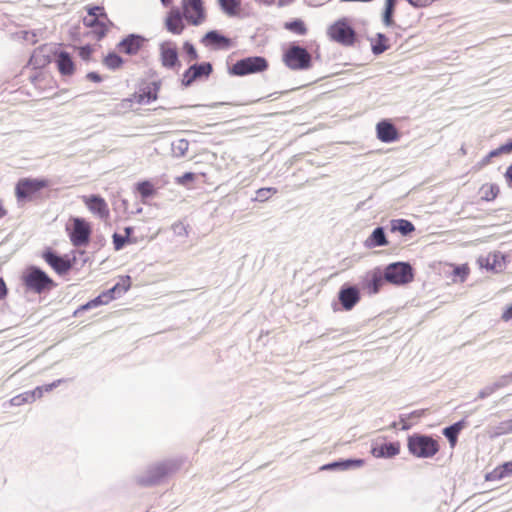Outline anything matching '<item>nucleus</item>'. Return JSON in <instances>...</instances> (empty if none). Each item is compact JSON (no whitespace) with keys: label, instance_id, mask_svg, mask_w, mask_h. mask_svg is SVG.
Returning <instances> with one entry per match:
<instances>
[{"label":"nucleus","instance_id":"14","mask_svg":"<svg viewBox=\"0 0 512 512\" xmlns=\"http://www.w3.org/2000/svg\"><path fill=\"white\" fill-rule=\"evenodd\" d=\"M204 2H182L183 16L192 25L198 26L205 19Z\"/></svg>","mask_w":512,"mask_h":512},{"label":"nucleus","instance_id":"49","mask_svg":"<svg viewBox=\"0 0 512 512\" xmlns=\"http://www.w3.org/2000/svg\"><path fill=\"white\" fill-rule=\"evenodd\" d=\"M495 391H497V390L494 387L493 383L490 385H487L478 392L477 399H485V398L489 397L490 395H492Z\"/></svg>","mask_w":512,"mask_h":512},{"label":"nucleus","instance_id":"29","mask_svg":"<svg viewBox=\"0 0 512 512\" xmlns=\"http://www.w3.org/2000/svg\"><path fill=\"white\" fill-rule=\"evenodd\" d=\"M189 142L186 139H178L171 144V151L174 157H184L188 151Z\"/></svg>","mask_w":512,"mask_h":512},{"label":"nucleus","instance_id":"61","mask_svg":"<svg viewBox=\"0 0 512 512\" xmlns=\"http://www.w3.org/2000/svg\"><path fill=\"white\" fill-rule=\"evenodd\" d=\"M502 319L504 321H509L512 319V304L503 312Z\"/></svg>","mask_w":512,"mask_h":512},{"label":"nucleus","instance_id":"8","mask_svg":"<svg viewBox=\"0 0 512 512\" xmlns=\"http://www.w3.org/2000/svg\"><path fill=\"white\" fill-rule=\"evenodd\" d=\"M48 182L38 178H22L15 186V195L18 202L31 199V197L46 187Z\"/></svg>","mask_w":512,"mask_h":512},{"label":"nucleus","instance_id":"62","mask_svg":"<svg viewBox=\"0 0 512 512\" xmlns=\"http://www.w3.org/2000/svg\"><path fill=\"white\" fill-rule=\"evenodd\" d=\"M7 287L2 278H0V300L3 299L7 295Z\"/></svg>","mask_w":512,"mask_h":512},{"label":"nucleus","instance_id":"16","mask_svg":"<svg viewBox=\"0 0 512 512\" xmlns=\"http://www.w3.org/2000/svg\"><path fill=\"white\" fill-rule=\"evenodd\" d=\"M145 42L146 38L144 36L132 33L124 37L117 44V48L127 55H136Z\"/></svg>","mask_w":512,"mask_h":512},{"label":"nucleus","instance_id":"47","mask_svg":"<svg viewBox=\"0 0 512 512\" xmlns=\"http://www.w3.org/2000/svg\"><path fill=\"white\" fill-rule=\"evenodd\" d=\"M195 173L193 172H186L182 176H179L176 178V183L179 185H187L188 183L195 180Z\"/></svg>","mask_w":512,"mask_h":512},{"label":"nucleus","instance_id":"5","mask_svg":"<svg viewBox=\"0 0 512 512\" xmlns=\"http://www.w3.org/2000/svg\"><path fill=\"white\" fill-rule=\"evenodd\" d=\"M386 282L402 286L413 281L414 270L409 262H393L388 264L385 269Z\"/></svg>","mask_w":512,"mask_h":512},{"label":"nucleus","instance_id":"48","mask_svg":"<svg viewBox=\"0 0 512 512\" xmlns=\"http://www.w3.org/2000/svg\"><path fill=\"white\" fill-rule=\"evenodd\" d=\"M424 414H425V410L421 409V410L412 411L408 414H401L399 418H400V422H404V420L421 418Z\"/></svg>","mask_w":512,"mask_h":512},{"label":"nucleus","instance_id":"51","mask_svg":"<svg viewBox=\"0 0 512 512\" xmlns=\"http://www.w3.org/2000/svg\"><path fill=\"white\" fill-rule=\"evenodd\" d=\"M500 154H504L502 151H499V147L497 149H494L492 151H490L481 161V164L482 165H487L488 163H490V160L493 158V157H497L499 156Z\"/></svg>","mask_w":512,"mask_h":512},{"label":"nucleus","instance_id":"33","mask_svg":"<svg viewBox=\"0 0 512 512\" xmlns=\"http://www.w3.org/2000/svg\"><path fill=\"white\" fill-rule=\"evenodd\" d=\"M242 2H219V5L224 13L229 16H238L241 11Z\"/></svg>","mask_w":512,"mask_h":512},{"label":"nucleus","instance_id":"52","mask_svg":"<svg viewBox=\"0 0 512 512\" xmlns=\"http://www.w3.org/2000/svg\"><path fill=\"white\" fill-rule=\"evenodd\" d=\"M65 380L64 379H57L55 381H53L52 383L50 384H45V385H42V386H39L41 388V390L44 392H50L52 391L54 388L58 387L61 383H63Z\"/></svg>","mask_w":512,"mask_h":512},{"label":"nucleus","instance_id":"21","mask_svg":"<svg viewBox=\"0 0 512 512\" xmlns=\"http://www.w3.org/2000/svg\"><path fill=\"white\" fill-rule=\"evenodd\" d=\"M363 459H339L337 461H333L331 463L325 464L321 467V470H350L354 468H359L363 466Z\"/></svg>","mask_w":512,"mask_h":512},{"label":"nucleus","instance_id":"15","mask_svg":"<svg viewBox=\"0 0 512 512\" xmlns=\"http://www.w3.org/2000/svg\"><path fill=\"white\" fill-rule=\"evenodd\" d=\"M384 282H386L385 271L380 267H376L364 277L363 287L369 294H376L379 292Z\"/></svg>","mask_w":512,"mask_h":512},{"label":"nucleus","instance_id":"4","mask_svg":"<svg viewBox=\"0 0 512 512\" xmlns=\"http://www.w3.org/2000/svg\"><path fill=\"white\" fill-rule=\"evenodd\" d=\"M283 62L291 70H307L312 66V56L306 48L292 43L283 53Z\"/></svg>","mask_w":512,"mask_h":512},{"label":"nucleus","instance_id":"44","mask_svg":"<svg viewBox=\"0 0 512 512\" xmlns=\"http://www.w3.org/2000/svg\"><path fill=\"white\" fill-rule=\"evenodd\" d=\"M30 395L26 392L24 393H21L19 395H16L14 396L11 400H10V403L12 406H20L24 403H31L30 401Z\"/></svg>","mask_w":512,"mask_h":512},{"label":"nucleus","instance_id":"25","mask_svg":"<svg viewBox=\"0 0 512 512\" xmlns=\"http://www.w3.org/2000/svg\"><path fill=\"white\" fill-rule=\"evenodd\" d=\"M56 64L62 75L68 76L73 74L75 68L74 62L68 52L61 51L56 58Z\"/></svg>","mask_w":512,"mask_h":512},{"label":"nucleus","instance_id":"37","mask_svg":"<svg viewBox=\"0 0 512 512\" xmlns=\"http://www.w3.org/2000/svg\"><path fill=\"white\" fill-rule=\"evenodd\" d=\"M277 192L278 190L275 187L260 188L256 191V196L253 200L258 202H265L271 197V195L276 194Z\"/></svg>","mask_w":512,"mask_h":512},{"label":"nucleus","instance_id":"2","mask_svg":"<svg viewBox=\"0 0 512 512\" xmlns=\"http://www.w3.org/2000/svg\"><path fill=\"white\" fill-rule=\"evenodd\" d=\"M22 281L28 291L42 294L56 286L53 279L41 268L35 265L28 266L23 274Z\"/></svg>","mask_w":512,"mask_h":512},{"label":"nucleus","instance_id":"38","mask_svg":"<svg viewBox=\"0 0 512 512\" xmlns=\"http://www.w3.org/2000/svg\"><path fill=\"white\" fill-rule=\"evenodd\" d=\"M137 191L143 198H149L151 197L155 190L153 188V185L149 181H142L137 183Z\"/></svg>","mask_w":512,"mask_h":512},{"label":"nucleus","instance_id":"60","mask_svg":"<svg viewBox=\"0 0 512 512\" xmlns=\"http://www.w3.org/2000/svg\"><path fill=\"white\" fill-rule=\"evenodd\" d=\"M504 177L509 185H512V163L507 167Z\"/></svg>","mask_w":512,"mask_h":512},{"label":"nucleus","instance_id":"27","mask_svg":"<svg viewBox=\"0 0 512 512\" xmlns=\"http://www.w3.org/2000/svg\"><path fill=\"white\" fill-rule=\"evenodd\" d=\"M83 23L85 26L94 29V33L97 35L98 39L103 38L107 33L105 21L98 17L88 14V16L84 17Z\"/></svg>","mask_w":512,"mask_h":512},{"label":"nucleus","instance_id":"56","mask_svg":"<svg viewBox=\"0 0 512 512\" xmlns=\"http://www.w3.org/2000/svg\"><path fill=\"white\" fill-rule=\"evenodd\" d=\"M501 471L503 472V476H510L512 475V461L506 462L500 467Z\"/></svg>","mask_w":512,"mask_h":512},{"label":"nucleus","instance_id":"10","mask_svg":"<svg viewBox=\"0 0 512 512\" xmlns=\"http://www.w3.org/2000/svg\"><path fill=\"white\" fill-rule=\"evenodd\" d=\"M45 262L59 275L67 274L73 267L75 257L70 259L67 255H60L51 248H46L42 254Z\"/></svg>","mask_w":512,"mask_h":512},{"label":"nucleus","instance_id":"20","mask_svg":"<svg viewBox=\"0 0 512 512\" xmlns=\"http://www.w3.org/2000/svg\"><path fill=\"white\" fill-rule=\"evenodd\" d=\"M400 452V443L386 442L382 444H376L372 446L371 453L376 458H392L398 455Z\"/></svg>","mask_w":512,"mask_h":512},{"label":"nucleus","instance_id":"35","mask_svg":"<svg viewBox=\"0 0 512 512\" xmlns=\"http://www.w3.org/2000/svg\"><path fill=\"white\" fill-rule=\"evenodd\" d=\"M509 433H512V419L502 421L493 427L492 436L498 437Z\"/></svg>","mask_w":512,"mask_h":512},{"label":"nucleus","instance_id":"18","mask_svg":"<svg viewBox=\"0 0 512 512\" xmlns=\"http://www.w3.org/2000/svg\"><path fill=\"white\" fill-rule=\"evenodd\" d=\"M201 42L215 50H227L232 46V40L220 33L218 30L208 31L203 36Z\"/></svg>","mask_w":512,"mask_h":512},{"label":"nucleus","instance_id":"17","mask_svg":"<svg viewBox=\"0 0 512 512\" xmlns=\"http://www.w3.org/2000/svg\"><path fill=\"white\" fill-rule=\"evenodd\" d=\"M82 199L89 211L97 215L100 219H107L109 217L107 203L100 195L92 194L83 196Z\"/></svg>","mask_w":512,"mask_h":512},{"label":"nucleus","instance_id":"55","mask_svg":"<svg viewBox=\"0 0 512 512\" xmlns=\"http://www.w3.org/2000/svg\"><path fill=\"white\" fill-rule=\"evenodd\" d=\"M27 393L30 395V401L33 402L35 401L36 399L38 398H41L43 396V391L41 390V388L38 386L36 387L34 390L32 391H27Z\"/></svg>","mask_w":512,"mask_h":512},{"label":"nucleus","instance_id":"39","mask_svg":"<svg viewBox=\"0 0 512 512\" xmlns=\"http://www.w3.org/2000/svg\"><path fill=\"white\" fill-rule=\"evenodd\" d=\"M104 297H106L105 295H98L97 297H95L94 299L88 301L86 304L82 305L80 307V310H89V309H92V308H95V307H98L100 305H104V304H107V300L104 299Z\"/></svg>","mask_w":512,"mask_h":512},{"label":"nucleus","instance_id":"63","mask_svg":"<svg viewBox=\"0 0 512 512\" xmlns=\"http://www.w3.org/2000/svg\"><path fill=\"white\" fill-rule=\"evenodd\" d=\"M133 231H134L133 227L128 226V227H125V228H124V233H125V235H123V236H124V237H127V240H128V242H130V243L134 242V241L131 239V235H132Z\"/></svg>","mask_w":512,"mask_h":512},{"label":"nucleus","instance_id":"26","mask_svg":"<svg viewBox=\"0 0 512 512\" xmlns=\"http://www.w3.org/2000/svg\"><path fill=\"white\" fill-rule=\"evenodd\" d=\"M130 285V276H126L122 283H116L112 288L104 291L101 294L106 296L104 299L107 300L108 304L111 300L127 292L130 288Z\"/></svg>","mask_w":512,"mask_h":512},{"label":"nucleus","instance_id":"32","mask_svg":"<svg viewBox=\"0 0 512 512\" xmlns=\"http://www.w3.org/2000/svg\"><path fill=\"white\" fill-rule=\"evenodd\" d=\"M387 37L383 33H377L376 40L372 43V52L374 55H380L388 49L386 45Z\"/></svg>","mask_w":512,"mask_h":512},{"label":"nucleus","instance_id":"19","mask_svg":"<svg viewBox=\"0 0 512 512\" xmlns=\"http://www.w3.org/2000/svg\"><path fill=\"white\" fill-rule=\"evenodd\" d=\"M377 138L384 143H392L400 138L395 125L389 120H381L376 125Z\"/></svg>","mask_w":512,"mask_h":512},{"label":"nucleus","instance_id":"30","mask_svg":"<svg viewBox=\"0 0 512 512\" xmlns=\"http://www.w3.org/2000/svg\"><path fill=\"white\" fill-rule=\"evenodd\" d=\"M103 63L104 65L110 69V70H117L119 69L122 64H123V59L121 56H119L117 53L115 52H109L104 60H103Z\"/></svg>","mask_w":512,"mask_h":512},{"label":"nucleus","instance_id":"11","mask_svg":"<svg viewBox=\"0 0 512 512\" xmlns=\"http://www.w3.org/2000/svg\"><path fill=\"white\" fill-rule=\"evenodd\" d=\"M212 72L213 66L210 62L192 64L184 71L181 83L184 87H190L197 80L208 79Z\"/></svg>","mask_w":512,"mask_h":512},{"label":"nucleus","instance_id":"31","mask_svg":"<svg viewBox=\"0 0 512 512\" xmlns=\"http://www.w3.org/2000/svg\"><path fill=\"white\" fill-rule=\"evenodd\" d=\"M397 2H385V9L382 14V21L385 26L391 27L394 25L393 15L395 12Z\"/></svg>","mask_w":512,"mask_h":512},{"label":"nucleus","instance_id":"50","mask_svg":"<svg viewBox=\"0 0 512 512\" xmlns=\"http://www.w3.org/2000/svg\"><path fill=\"white\" fill-rule=\"evenodd\" d=\"M92 52L93 50L90 45H84L79 48V56L85 61L90 59Z\"/></svg>","mask_w":512,"mask_h":512},{"label":"nucleus","instance_id":"7","mask_svg":"<svg viewBox=\"0 0 512 512\" xmlns=\"http://www.w3.org/2000/svg\"><path fill=\"white\" fill-rule=\"evenodd\" d=\"M329 38L343 46H352L356 41V32L346 18H341L327 29Z\"/></svg>","mask_w":512,"mask_h":512},{"label":"nucleus","instance_id":"6","mask_svg":"<svg viewBox=\"0 0 512 512\" xmlns=\"http://www.w3.org/2000/svg\"><path fill=\"white\" fill-rule=\"evenodd\" d=\"M268 68V61L262 56H249L237 60L229 68V74L235 76H246L249 74H255L264 72Z\"/></svg>","mask_w":512,"mask_h":512},{"label":"nucleus","instance_id":"57","mask_svg":"<svg viewBox=\"0 0 512 512\" xmlns=\"http://www.w3.org/2000/svg\"><path fill=\"white\" fill-rule=\"evenodd\" d=\"M86 78L88 80H90L92 82H96V83H99V82L102 81L101 75L99 73H97V72H94V71L87 73Z\"/></svg>","mask_w":512,"mask_h":512},{"label":"nucleus","instance_id":"64","mask_svg":"<svg viewBox=\"0 0 512 512\" xmlns=\"http://www.w3.org/2000/svg\"><path fill=\"white\" fill-rule=\"evenodd\" d=\"M411 5H413L414 7L416 8H421V7H426L428 2H418V1H415V2H409Z\"/></svg>","mask_w":512,"mask_h":512},{"label":"nucleus","instance_id":"24","mask_svg":"<svg viewBox=\"0 0 512 512\" xmlns=\"http://www.w3.org/2000/svg\"><path fill=\"white\" fill-rule=\"evenodd\" d=\"M388 245L385 229L382 226L376 227L370 236L364 241L366 248L383 247Z\"/></svg>","mask_w":512,"mask_h":512},{"label":"nucleus","instance_id":"3","mask_svg":"<svg viewBox=\"0 0 512 512\" xmlns=\"http://www.w3.org/2000/svg\"><path fill=\"white\" fill-rule=\"evenodd\" d=\"M407 447L417 458H431L439 451V444L432 436L419 433L408 436Z\"/></svg>","mask_w":512,"mask_h":512},{"label":"nucleus","instance_id":"45","mask_svg":"<svg viewBox=\"0 0 512 512\" xmlns=\"http://www.w3.org/2000/svg\"><path fill=\"white\" fill-rule=\"evenodd\" d=\"M112 238H113L114 249L116 251L121 250L127 243H129L127 240V237H124L123 235L118 234V233H114Z\"/></svg>","mask_w":512,"mask_h":512},{"label":"nucleus","instance_id":"54","mask_svg":"<svg viewBox=\"0 0 512 512\" xmlns=\"http://www.w3.org/2000/svg\"><path fill=\"white\" fill-rule=\"evenodd\" d=\"M504 476H503V472L501 471L500 468L494 470L493 472L491 473H488L486 475V480L487 481H491V480H499V479H502Z\"/></svg>","mask_w":512,"mask_h":512},{"label":"nucleus","instance_id":"42","mask_svg":"<svg viewBox=\"0 0 512 512\" xmlns=\"http://www.w3.org/2000/svg\"><path fill=\"white\" fill-rule=\"evenodd\" d=\"M183 51L187 54L189 60H197L199 57L195 46L189 41L184 42Z\"/></svg>","mask_w":512,"mask_h":512},{"label":"nucleus","instance_id":"58","mask_svg":"<svg viewBox=\"0 0 512 512\" xmlns=\"http://www.w3.org/2000/svg\"><path fill=\"white\" fill-rule=\"evenodd\" d=\"M499 151H502L504 154L512 152V138L508 140L505 144L499 147Z\"/></svg>","mask_w":512,"mask_h":512},{"label":"nucleus","instance_id":"13","mask_svg":"<svg viewBox=\"0 0 512 512\" xmlns=\"http://www.w3.org/2000/svg\"><path fill=\"white\" fill-rule=\"evenodd\" d=\"M360 291L354 285L344 284L338 292V300L346 311L351 310L360 301Z\"/></svg>","mask_w":512,"mask_h":512},{"label":"nucleus","instance_id":"23","mask_svg":"<svg viewBox=\"0 0 512 512\" xmlns=\"http://www.w3.org/2000/svg\"><path fill=\"white\" fill-rule=\"evenodd\" d=\"M183 17V11L172 9L166 18L167 30L173 34H181L184 29Z\"/></svg>","mask_w":512,"mask_h":512},{"label":"nucleus","instance_id":"40","mask_svg":"<svg viewBox=\"0 0 512 512\" xmlns=\"http://www.w3.org/2000/svg\"><path fill=\"white\" fill-rule=\"evenodd\" d=\"M443 435L447 438L451 447H454L458 441V433L451 427V425L445 427L442 431Z\"/></svg>","mask_w":512,"mask_h":512},{"label":"nucleus","instance_id":"59","mask_svg":"<svg viewBox=\"0 0 512 512\" xmlns=\"http://www.w3.org/2000/svg\"><path fill=\"white\" fill-rule=\"evenodd\" d=\"M465 425H466V422H465V420H464V419H462V420H459V421H457V422L453 423V424L451 425V427H453V429H454V430L458 433V435H459V434H460V432L462 431V429L465 427Z\"/></svg>","mask_w":512,"mask_h":512},{"label":"nucleus","instance_id":"22","mask_svg":"<svg viewBox=\"0 0 512 512\" xmlns=\"http://www.w3.org/2000/svg\"><path fill=\"white\" fill-rule=\"evenodd\" d=\"M160 87V81H153L140 88L138 104H149L155 101L158 98Z\"/></svg>","mask_w":512,"mask_h":512},{"label":"nucleus","instance_id":"36","mask_svg":"<svg viewBox=\"0 0 512 512\" xmlns=\"http://www.w3.org/2000/svg\"><path fill=\"white\" fill-rule=\"evenodd\" d=\"M285 28L298 35H305L307 32L305 23L301 19H295L293 21L287 22L285 24Z\"/></svg>","mask_w":512,"mask_h":512},{"label":"nucleus","instance_id":"9","mask_svg":"<svg viewBox=\"0 0 512 512\" xmlns=\"http://www.w3.org/2000/svg\"><path fill=\"white\" fill-rule=\"evenodd\" d=\"M91 232V226L84 218L75 217L72 219L69 238L73 246H86L90 241Z\"/></svg>","mask_w":512,"mask_h":512},{"label":"nucleus","instance_id":"1","mask_svg":"<svg viewBox=\"0 0 512 512\" xmlns=\"http://www.w3.org/2000/svg\"><path fill=\"white\" fill-rule=\"evenodd\" d=\"M180 461L165 460L155 465L149 466L147 470L136 477L139 485L150 487L160 483L166 476L176 472L180 468Z\"/></svg>","mask_w":512,"mask_h":512},{"label":"nucleus","instance_id":"12","mask_svg":"<svg viewBox=\"0 0 512 512\" xmlns=\"http://www.w3.org/2000/svg\"><path fill=\"white\" fill-rule=\"evenodd\" d=\"M160 61L164 68L175 69L181 66L177 45L173 41H164L159 45Z\"/></svg>","mask_w":512,"mask_h":512},{"label":"nucleus","instance_id":"46","mask_svg":"<svg viewBox=\"0 0 512 512\" xmlns=\"http://www.w3.org/2000/svg\"><path fill=\"white\" fill-rule=\"evenodd\" d=\"M512 382V372L506 375H502L497 381H495L494 387L496 390L508 386Z\"/></svg>","mask_w":512,"mask_h":512},{"label":"nucleus","instance_id":"34","mask_svg":"<svg viewBox=\"0 0 512 512\" xmlns=\"http://www.w3.org/2000/svg\"><path fill=\"white\" fill-rule=\"evenodd\" d=\"M502 258L503 256H500L498 254L489 255L487 257H480L478 259V262L481 267H485L487 270L494 271L496 270V266L498 264V258Z\"/></svg>","mask_w":512,"mask_h":512},{"label":"nucleus","instance_id":"53","mask_svg":"<svg viewBox=\"0 0 512 512\" xmlns=\"http://www.w3.org/2000/svg\"><path fill=\"white\" fill-rule=\"evenodd\" d=\"M21 38L27 42H30L32 44L36 43V34L34 32L23 30L20 32Z\"/></svg>","mask_w":512,"mask_h":512},{"label":"nucleus","instance_id":"41","mask_svg":"<svg viewBox=\"0 0 512 512\" xmlns=\"http://www.w3.org/2000/svg\"><path fill=\"white\" fill-rule=\"evenodd\" d=\"M499 194V187L496 184H491L485 191L482 196V199L485 201L494 200Z\"/></svg>","mask_w":512,"mask_h":512},{"label":"nucleus","instance_id":"43","mask_svg":"<svg viewBox=\"0 0 512 512\" xmlns=\"http://www.w3.org/2000/svg\"><path fill=\"white\" fill-rule=\"evenodd\" d=\"M87 12L89 15L91 16H95V17H98L104 21H109L108 18H107V15L104 11V8L102 6H93V7H89L87 9Z\"/></svg>","mask_w":512,"mask_h":512},{"label":"nucleus","instance_id":"28","mask_svg":"<svg viewBox=\"0 0 512 512\" xmlns=\"http://www.w3.org/2000/svg\"><path fill=\"white\" fill-rule=\"evenodd\" d=\"M415 230L414 224L406 219H392L390 221V231L399 232L402 236H408Z\"/></svg>","mask_w":512,"mask_h":512}]
</instances>
